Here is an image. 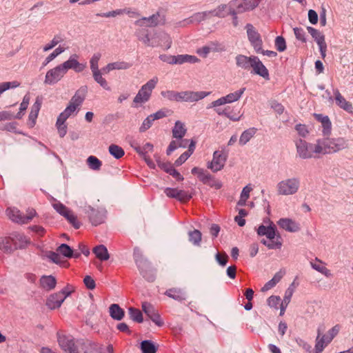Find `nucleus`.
I'll use <instances>...</instances> for the list:
<instances>
[{
	"label": "nucleus",
	"mask_w": 353,
	"mask_h": 353,
	"mask_svg": "<svg viewBox=\"0 0 353 353\" xmlns=\"http://www.w3.org/2000/svg\"><path fill=\"white\" fill-rule=\"evenodd\" d=\"M108 150L110 154L117 159L121 158L125 154L123 148L115 144L110 145Z\"/></svg>",
	"instance_id": "a18cd8bd"
},
{
	"label": "nucleus",
	"mask_w": 353,
	"mask_h": 353,
	"mask_svg": "<svg viewBox=\"0 0 353 353\" xmlns=\"http://www.w3.org/2000/svg\"><path fill=\"white\" fill-rule=\"evenodd\" d=\"M19 85L20 83L17 81H4L0 83V96L6 91L10 89L18 88Z\"/></svg>",
	"instance_id": "09e8293b"
},
{
	"label": "nucleus",
	"mask_w": 353,
	"mask_h": 353,
	"mask_svg": "<svg viewBox=\"0 0 353 353\" xmlns=\"http://www.w3.org/2000/svg\"><path fill=\"white\" fill-rule=\"evenodd\" d=\"M142 310L156 325L161 326L163 324L160 315L150 303L143 302L142 303Z\"/></svg>",
	"instance_id": "412c9836"
},
{
	"label": "nucleus",
	"mask_w": 353,
	"mask_h": 353,
	"mask_svg": "<svg viewBox=\"0 0 353 353\" xmlns=\"http://www.w3.org/2000/svg\"><path fill=\"white\" fill-rule=\"evenodd\" d=\"M191 198V194H190L188 192L183 190H179L176 199L181 202H185L190 200Z\"/></svg>",
	"instance_id": "69168bd1"
},
{
	"label": "nucleus",
	"mask_w": 353,
	"mask_h": 353,
	"mask_svg": "<svg viewBox=\"0 0 353 353\" xmlns=\"http://www.w3.org/2000/svg\"><path fill=\"white\" fill-rule=\"evenodd\" d=\"M333 94L334 95V99L336 104L341 109L345 111L352 113L353 112V105L352 104L347 101L340 93L338 89L333 90Z\"/></svg>",
	"instance_id": "4be33fe9"
},
{
	"label": "nucleus",
	"mask_w": 353,
	"mask_h": 353,
	"mask_svg": "<svg viewBox=\"0 0 353 353\" xmlns=\"http://www.w3.org/2000/svg\"><path fill=\"white\" fill-rule=\"evenodd\" d=\"M219 45L217 43H212L209 46H203L201 48H199L196 50V52L200 56L205 58L208 55L210 52H215L221 50V48H218Z\"/></svg>",
	"instance_id": "4c0bfd02"
},
{
	"label": "nucleus",
	"mask_w": 353,
	"mask_h": 353,
	"mask_svg": "<svg viewBox=\"0 0 353 353\" xmlns=\"http://www.w3.org/2000/svg\"><path fill=\"white\" fill-rule=\"evenodd\" d=\"M250 68H252L254 74L262 77L265 79H269L268 69L257 57L252 56Z\"/></svg>",
	"instance_id": "6ab92c4d"
},
{
	"label": "nucleus",
	"mask_w": 353,
	"mask_h": 353,
	"mask_svg": "<svg viewBox=\"0 0 353 353\" xmlns=\"http://www.w3.org/2000/svg\"><path fill=\"white\" fill-rule=\"evenodd\" d=\"M53 208L61 216H64L70 210L59 201L52 203Z\"/></svg>",
	"instance_id": "bf43d9fd"
},
{
	"label": "nucleus",
	"mask_w": 353,
	"mask_h": 353,
	"mask_svg": "<svg viewBox=\"0 0 353 353\" xmlns=\"http://www.w3.org/2000/svg\"><path fill=\"white\" fill-rule=\"evenodd\" d=\"M227 159L226 155L223 154V152L215 151L213 153V158L211 162L208 164V168L212 172H216L221 170L225 163Z\"/></svg>",
	"instance_id": "f3484780"
},
{
	"label": "nucleus",
	"mask_w": 353,
	"mask_h": 353,
	"mask_svg": "<svg viewBox=\"0 0 353 353\" xmlns=\"http://www.w3.org/2000/svg\"><path fill=\"white\" fill-rule=\"evenodd\" d=\"M124 13H127L128 14H132L133 15H139L137 13L134 12H131L130 10L127 9H117L108 12L99 13L97 15L102 17H115L118 15H121Z\"/></svg>",
	"instance_id": "ea45409f"
},
{
	"label": "nucleus",
	"mask_w": 353,
	"mask_h": 353,
	"mask_svg": "<svg viewBox=\"0 0 353 353\" xmlns=\"http://www.w3.org/2000/svg\"><path fill=\"white\" fill-rule=\"evenodd\" d=\"M311 267L316 270L317 272L323 274L327 277H330L332 276L330 270H328L325 265H323V262L318 259H315V261L310 262Z\"/></svg>",
	"instance_id": "473e14b6"
},
{
	"label": "nucleus",
	"mask_w": 353,
	"mask_h": 353,
	"mask_svg": "<svg viewBox=\"0 0 353 353\" xmlns=\"http://www.w3.org/2000/svg\"><path fill=\"white\" fill-rule=\"evenodd\" d=\"M155 121L154 118L151 115H149L146 119H144L143 121L140 128L139 131L141 132H143L148 130L152 125L153 121Z\"/></svg>",
	"instance_id": "052dcab7"
},
{
	"label": "nucleus",
	"mask_w": 353,
	"mask_h": 353,
	"mask_svg": "<svg viewBox=\"0 0 353 353\" xmlns=\"http://www.w3.org/2000/svg\"><path fill=\"white\" fill-rule=\"evenodd\" d=\"M300 186V179L296 176H292L284 179L278 182L276 185V189L278 195L291 196L299 192Z\"/></svg>",
	"instance_id": "7ed1b4c3"
},
{
	"label": "nucleus",
	"mask_w": 353,
	"mask_h": 353,
	"mask_svg": "<svg viewBox=\"0 0 353 353\" xmlns=\"http://www.w3.org/2000/svg\"><path fill=\"white\" fill-rule=\"evenodd\" d=\"M141 349L143 353H156L157 350L154 343L149 340H145L141 342Z\"/></svg>",
	"instance_id": "c03bdc74"
},
{
	"label": "nucleus",
	"mask_w": 353,
	"mask_h": 353,
	"mask_svg": "<svg viewBox=\"0 0 353 353\" xmlns=\"http://www.w3.org/2000/svg\"><path fill=\"white\" fill-rule=\"evenodd\" d=\"M76 229L80 228V223L77 221V216L72 213V212L70 210L64 216H63Z\"/></svg>",
	"instance_id": "13d9d810"
},
{
	"label": "nucleus",
	"mask_w": 353,
	"mask_h": 353,
	"mask_svg": "<svg viewBox=\"0 0 353 353\" xmlns=\"http://www.w3.org/2000/svg\"><path fill=\"white\" fill-rule=\"evenodd\" d=\"M63 301L64 296L62 294H59L57 292L51 294L48 297L46 305L50 309L54 310L59 307Z\"/></svg>",
	"instance_id": "393cba45"
},
{
	"label": "nucleus",
	"mask_w": 353,
	"mask_h": 353,
	"mask_svg": "<svg viewBox=\"0 0 353 353\" xmlns=\"http://www.w3.org/2000/svg\"><path fill=\"white\" fill-rule=\"evenodd\" d=\"M12 242L16 249H22L30 243V240L23 234L15 232L12 234Z\"/></svg>",
	"instance_id": "bb28decb"
},
{
	"label": "nucleus",
	"mask_w": 353,
	"mask_h": 353,
	"mask_svg": "<svg viewBox=\"0 0 353 353\" xmlns=\"http://www.w3.org/2000/svg\"><path fill=\"white\" fill-rule=\"evenodd\" d=\"M258 5V0H236L229 3V8L236 7V12L242 13L254 10Z\"/></svg>",
	"instance_id": "f8f14e48"
},
{
	"label": "nucleus",
	"mask_w": 353,
	"mask_h": 353,
	"mask_svg": "<svg viewBox=\"0 0 353 353\" xmlns=\"http://www.w3.org/2000/svg\"><path fill=\"white\" fill-rule=\"evenodd\" d=\"M228 8H229V4L228 5L222 4L219 6H218L214 10H209V12H211L210 17L212 16H216V17H225L226 16V14L224 13V11Z\"/></svg>",
	"instance_id": "864d4df0"
},
{
	"label": "nucleus",
	"mask_w": 353,
	"mask_h": 353,
	"mask_svg": "<svg viewBox=\"0 0 353 353\" xmlns=\"http://www.w3.org/2000/svg\"><path fill=\"white\" fill-rule=\"evenodd\" d=\"M78 55L74 54L70 58L60 64L65 71V74L70 69L74 70L77 72H82L86 68V63H81L77 60Z\"/></svg>",
	"instance_id": "dca6fc26"
},
{
	"label": "nucleus",
	"mask_w": 353,
	"mask_h": 353,
	"mask_svg": "<svg viewBox=\"0 0 353 353\" xmlns=\"http://www.w3.org/2000/svg\"><path fill=\"white\" fill-rule=\"evenodd\" d=\"M256 128H250L242 132L239 138V144L241 145H245L256 133Z\"/></svg>",
	"instance_id": "72a5a7b5"
},
{
	"label": "nucleus",
	"mask_w": 353,
	"mask_h": 353,
	"mask_svg": "<svg viewBox=\"0 0 353 353\" xmlns=\"http://www.w3.org/2000/svg\"><path fill=\"white\" fill-rule=\"evenodd\" d=\"M172 137L176 139H181L187 132L185 124L180 121H176L172 130Z\"/></svg>",
	"instance_id": "cd10ccee"
},
{
	"label": "nucleus",
	"mask_w": 353,
	"mask_h": 353,
	"mask_svg": "<svg viewBox=\"0 0 353 353\" xmlns=\"http://www.w3.org/2000/svg\"><path fill=\"white\" fill-rule=\"evenodd\" d=\"M307 30L319 46L322 58H325L326 56L327 44L325 41L324 35L320 31L312 27L309 26L307 28Z\"/></svg>",
	"instance_id": "4468645a"
},
{
	"label": "nucleus",
	"mask_w": 353,
	"mask_h": 353,
	"mask_svg": "<svg viewBox=\"0 0 353 353\" xmlns=\"http://www.w3.org/2000/svg\"><path fill=\"white\" fill-rule=\"evenodd\" d=\"M296 156L301 159H309L316 157L319 154L316 150L317 143H310L301 139L295 141Z\"/></svg>",
	"instance_id": "20e7f679"
},
{
	"label": "nucleus",
	"mask_w": 353,
	"mask_h": 353,
	"mask_svg": "<svg viewBox=\"0 0 353 353\" xmlns=\"http://www.w3.org/2000/svg\"><path fill=\"white\" fill-rule=\"evenodd\" d=\"M158 77H154L152 79L149 80L145 84L142 85L138 93L134 98V103H143L147 102L151 96L152 90L156 87L158 83Z\"/></svg>",
	"instance_id": "423d86ee"
},
{
	"label": "nucleus",
	"mask_w": 353,
	"mask_h": 353,
	"mask_svg": "<svg viewBox=\"0 0 353 353\" xmlns=\"http://www.w3.org/2000/svg\"><path fill=\"white\" fill-rule=\"evenodd\" d=\"M132 66V64L125 61H116L108 63L106 66L102 68L104 74H108L110 71L114 70H127Z\"/></svg>",
	"instance_id": "a878e982"
},
{
	"label": "nucleus",
	"mask_w": 353,
	"mask_h": 353,
	"mask_svg": "<svg viewBox=\"0 0 353 353\" xmlns=\"http://www.w3.org/2000/svg\"><path fill=\"white\" fill-rule=\"evenodd\" d=\"M268 305L271 307L278 308L281 303V299L279 296H271L268 299Z\"/></svg>",
	"instance_id": "774afa93"
},
{
	"label": "nucleus",
	"mask_w": 353,
	"mask_h": 353,
	"mask_svg": "<svg viewBox=\"0 0 353 353\" xmlns=\"http://www.w3.org/2000/svg\"><path fill=\"white\" fill-rule=\"evenodd\" d=\"M59 344L62 350L67 353H78V346L81 341L74 343L70 336H61L58 339Z\"/></svg>",
	"instance_id": "2eb2a0df"
},
{
	"label": "nucleus",
	"mask_w": 353,
	"mask_h": 353,
	"mask_svg": "<svg viewBox=\"0 0 353 353\" xmlns=\"http://www.w3.org/2000/svg\"><path fill=\"white\" fill-rule=\"evenodd\" d=\"M60 254L67 258H71L73 255V250L67 244L63 243L59 245L57 250Z\"/></svg>",
	"instance_id": "3c124183"
},
{
	"label": "nucleus",
	"mask_w": 353,
	"mask_h": 353,
	"mask_svg": "<svg viewBox=\"0 0 353 353\" xmlns=\"http://www.w3.org/2000/svg\"><path fill=\"white\" fill-rule=\"evenodd\" d=\"M65 74V71L59 64L46 72L44 83L46 85H54L59 82Z\"/></svg>",
	"instance_id": "ddd939ff"
},
{
	"label": "nucleus",
	"mask_w": 353,
	"mask_h": 353,
	"mask_svg": "<svg viewBox=\"0 0 353 353\" xmlns=\"http://www.w3.org/2000/svg\"><path fill=\"white\" fill-rule=\"evenodd\" d=\"M339 330V325H336L327 332V334L322 335L321 329H317V336L316 338L314 347V350H316L317 353H321L323 352L324 348L338 334Z\"/></svg>",
	"instance_id": "39448f33"
},
{
	"label": "nucleus",
	"mask_w": 353,
	"mask_h": 353,
	"mask_svg": "<svg viewBox=\"0 0 353 353\" xmlns=\"http://www.w3.org/2000/svg\"><path fill=\"white\" fill-rule=\"evenodd\" d=\"M295 130L298 132L299 135L302 137H306L309 134V130L305 125L303 124H297L295 126Z\"/></svg>",
	"instance_id": "338daca9"
},
{
	"label": "nucleus",
	"mask_w": 353,
	"mask_h": 353,
	"mask_svg": "<svg viewBox=\"0 0 353 353\" xmlns=\"http://www.w3.org/2000/svg\"><path fill=\"white\" fill-rule=\"evenodd\" d=\"M78 353H101V347L90 342H81L78 346Z\"/></svg>",
	"instance_id": "b1692460"
},
{
	"label": "nucleus",
	"mask_w": 353,
	"mask_h": 353,
	"mask_svg": "<svg viewBox=\"0 0 353 353\" xmlns=\"http://www.w3.org/2000/svg\"><path fill=\"white\" fill-rule=\"evenodd\" d=\"M316 143V150L319 154H326L335 152L332 139H318Z\"/></svg>",
	"instance_id": "aec40b11"
},
{
	"label": "nucleus",
	"mask_w": 353,
	"mask_h": 353,
	"mask_svg": "<svg viewBox=\"0 0 353 353\" xmlns=\"http://www.w3.org/2000/svg\"><path fill=\"white\" fill-rule=\"evenodd\" d=\"M93 252L101 261H107L110 258L108 250L103 245H99L94 248Z\"/></svg>",
	"instance_id": "e433bc0d"
},
{
	"label": "nucleus",
	"mask_w": 353,
	"mask_h": 353,
	"mask_svg": "<svg viewBox=\"0 0 353 353\" xmlns=\"http://www.w3.org/2000/svg\"><path fill=\"white\" fill-rule=\"evenodd\" d=\"M63 41V39L61 35H55L53 39L43 47V51L47 52L54 48L59 43Z\"/></svg>",
	"instance_id": "6e6d98bb"
},
{
	"label": "nucleus",
	"mask_w": 353,
	"mask_h": 353,
	"mask_svg": "<svg viewBox=\"0 0 353 353\" xmlns=\"http://www.w3.org/2000/svg\"><path fill=\"white\" fill-rule=\"evenodd\" d=\"M85 93V88L77 90L74 95L72 97L70 103L78 108L84 101Z\"/></svg>",
	"instance_id": "a19ab883"
},
{
	"label": "nucleus",
	"mask_w": 353,
	"mask_h": 353,
	"mask_svg": "<svg viewBox=\"0 0 353 353\" xmlns=\"http://www.w3.org/2000/svg\"><path fill=\"white\" fill-rule=\"evenodd\" d=\"M165 294L178 301H182L186 298L185 292L181 288L169 289L165 292Z\"/></svg>",
	"instance_id": "c756f323"
},
{
	"label": "nucleus",
	"mask_w": 353,
	"mask_h": 353,
	"mask_svg": "<svg viewBox=\"0 0 353 353\" xmlns=\"http://www.w3.org/2000/svg\"><path fill=\"white\" fill-rule=\"evenodd\" d=\"M41 106V101L39 99H37L36 101L32 105L31 111L29 114V121L30 122L31 126H34L36 123V119L38 117Z\"/></svg>",
	"instance_id": "7c9ffc66"
},
{
	"label": "nucleus",
	"mask_w": 353,
	"mask_h": 353,
	"mask_svg": "<svg viewBox=\"0 0 353 353\" xmlns=\"http://www.w3.org/2000/svg\"><path fill=\"white\" fill-rule=\"evenodd\" d=\"M210 13L208 11L198 12L192 16L178 23L179 27H186L190 24H199L210 18Z\"/></svg>",
	"instance_id": "9b49d317"
},
{
	"label": "nucleus",
	"mask_w": 353,
	"mask_h": 353,
	"mask_svg": "<svg viewBox=\"0 0 353 353\" xmlns=\"http://www.w3.org/2000/svg\"><path fill=\"white\" fill-rule=\"evenodd\" d=\"M101 57V53L96 52L94 53L92 58L90 60V70L92 72L99 71V61L100 60Z\"/></svg>",
	"instance_id": "5fc2aeb1"
},
{
	"label": "nucleus",
	"mask_w": 353,
	"mask_h": 353,
	"mask_svg": "<svg viewBox=\"0 0 353 353\" xmlns=\"http://www.w3.org/2000/svg\"><path fill=\"white\" fill-rule=\"evenodd\" d=\"M106 211L103 209H94L91 206L88 207L86 213L88 214L89 219L92 224L97 226L104 222Z\"/></svg>",
	"instance_id": "a211bd4d"
},
{
	"label": "nucleus",
	"mask_w": 353,
	"mask_h": 353,
	"mask_svg": "<svg viewBox=\"0 0 353 353\" xmlns=\"http://www.w3.org/2000/svg\"><path fill=\"white\" fill-rule=\"evenodd\" d=\"M21 117L20 112H19L16 116H13V114L9 111H1L0 112V121L5 120H10L12 118L20 119Z\"/></svg>",
	"instance_id": "0e129e2a"
},
{
	"label": "nucleus",
	"mask_w": 353,
	"mask_h": 353,
	"mask_svg": "<svg viewBox=\"0 0 353 353\" xmlns=\"http://www.w3.org/2000/svg\"><path fill=\"white\" fill-rule=\"evenodd\" d=\"M102 74H104L102 71V69L101 70L94 72H92V76L96 82H97L103 88H104L106 90H110V88L108 85V82L106 80L102 77Z\"/></svg>",
	"instance_id": "37998d69"
},
{
	"label": "nucleus",
	"mask_w": 353,
	"mask_h": 353,
	"mask_svg": "<svg viewBox=\"0 0 353 353\" xmlns=\"http://www.w3.org/2000/svg\"><path fill=\"white\" fill-rule=\"evenodd\" d=\"M210 94V92L183 91L176 92V102H195L203 99Z\"/></svg>",
	"instance_id": "0eeeda50"
},
{
	"label": "nucleus",
	"mask_w": 353,
	"mask_h": 353,
	"mask_svg": "<svg viewBox=\"0 0 353 353\" xmlns=\"http://www.w3.org/2000/svg\"><path fill=\"white\" fill-rule=\"evenodd\" d=\"M139 40L142 41L145 46L155 48L163 46L166 50L171 47L172 40L168 33L164 31H154L152 34L148 32H137Z\"/></svg>",
	"instance_id": "f257e3e1"
},
{
	"label": "nucleus",
	"mask_w": 353,
	"mask_h": 353,
	"mask_svg": "<svg viewBox=\"0 0 353 353\" xmlns=\"http://www.w3.org/2000/svg\"><path fill=\"white\" fill-rule=\"evenodd\" d=\"M192 173L196 175L203 183H205L210 179V174L203 168L194 167L192 169Z\"/></svg>",
	"instance_id": "79ce46f5"
},
{
	"label": "nucleus",
	"mask_w": 353,
	"mask_h": 353,
	"mask_svg": "<svg viewBox=\"0 0 353 353\" xmlns=\"http://www.w3.org/2000/svg\"><path fill=\"white\" fill-rule=\"evenodd\" d=\"M294 33L296 39L305 43L306 42V34L304 30L301 28H294Z\"/></svg>",
	"instance_id": "e2e57ef3"
},
{
	"label": "nucleus",
	"mask_w": 353,
	"mask_h": 353,
	"mask_svg": "<svg viewBox=\"0 0 353 353\" xmlns=\"http://www.w3.org/2000/svg\"><path fill=\"white\" fill-rule=\"evenodd\" d=\"M189 241L194 245H199L201 241V233L198 230L189 232Z\"/></svg>",
	"instance_id": "603ef678"
},
{
	"label": "nucleus",
	"mask_w": 353,
	"mask_h": 353,
	"mask_svg": "<svg viewBox=\"0 0 353 353\" xmlns=\"http://www.w3.org/2000/svg\"><path fill=\"white\" fill-rule=\"evenodd\" d=\"M245 28L251 46L256 53H259L261 51V47H263V41L260 34L251 23H248Z\"/></svg>",
	"instance_id": "6e6552de"
},
{
	"label": "nucleus",
	"mask_w": 353,
	"mask_h": 353,
	"mask_svg": "<svg viewBox=\"0 0 353 353\" xmlns=\"http://www.w3.org/2000/svg\"><path fill=\"white\" fill-rule=\"evenodd\" d=\"M275 46L278 51L283 52L286 49V43L283 37L278 36L275 39Z\"/></svg>",
	"instance_id": "680f3d73"
},
{
	"label": "nucleus",
	"mask_w": 353,
	"mask_h": 353,
	"mask_svg": "<svg viewBox=\"0 0 353 353\" xmlns=\"http://www.w3.org/2000/svg\"><path fill=\"white\" fill-rule=\"evenodd\" d=\"M245 90V88H242L240 90L235 91L234 92H232L225 97H222L217 100L212 101L208 107V108H216L226 103H231L237 101L241 99Z\"/></svg>",
	"instance_id": "9d476101"
},
{
	"label": "nucleus",
	"mask_w": 353,
	"mask_h": 353,
	"mask_svg": "<svg viewBox=\"0 0 353 353\" xmlns=\"http://www.w3.org/2000/svg\"><path fill=\"white\" fill-rule=\"evenodd\" d=\"M89 168L93 170H99L102 165L101 161L94 156H90L87 159Z\"/></svg>",
	"instance_id": "8fccbe9b"
},
{
	"label": "nucleus",
	"mask_w": 353,
	"mask_h": 353,
	"mask_svg": "<svg viewBox=\"0 0 353 353\" xmlns=\"http://www.w3.org/2000/svg\"><path fill=\"white\" fill-rule=\"evenodd\" d=\"M6 212L8 217L12 221L18 223H24V221L23 220V214L17 208H8Z\"/></svg>",
	"instance_id": "f704fd0d"
},
{
	"label": "nucleus",
	"mask_w": 353,
	"mask_h": 353,
	"mask_svg": "<svg viewBox=\"0 0 353 353\" xmlns=\"http://www.w3.org/2000/svg\"><path fill=\"white\" fill-rule=\"evenodd\" d=\"M335 152L347 148V141L343 138L332 139Z\"/></svg>",
	"instance_id": "4d7b16f0"
},
{
	"label": "nucleus",
	"mask_w": 353,
	"mask_h": 353,
	"mask_svg": "<svg viewBox=\"0 0 353 353\" xmlns=\"http://www.w3.org/2000/svg\"><path fill=\"white\" fill-rule=\"evenodd\" d=\"M277 223L282 229L290 232H296L300 230L299 224L288 218L280 219Z\"/></svg>",
	"instance_id": "5701e85b"
},
{
	"label": "nucleus",
	"mask_w": 353,
	"mask_h": 353,
	"mask_svg": "<svg viewBox=\"0 0 353 353\" xmlns=\"http://www.w3.org/2000/svg\"><path fill=\"white\" fill-rule=\"evenodd\" d=\"M175 64H183L185 63H194L199 61V59L193 55H189V54H179L175 56Z\"/></svg>",
	"instance_id": "c9c22d12"
},
{
	"label": "nucleus",
	"mask_w": 353,
	"mask_h": 353,
	"mask_svg": "<svg viewBox=\"0 0 353 353\" xmlns=\"http://www.w3.org/2000/svg\"><path fill=\"white\" fill-rule=\"evenodd\" d=\"M257 234L259 236H265L270 240V241H268L265 239L261 241V243L268 247V249L274 250L281 248V236L279 234H276V226L272 221H270V224L268 226L260 225L257 229Z\"/></svg>",
	"instance_id": "f03ea898"
},
{
	"label": "nucleus",
	"mask_w": 353,
	"mask_h": 353,
	"mask_svg": "<svg viewBox=\"0 0 353 353\" xmlns=\"http://www.w3.org/2000/svg\"><path fill=\"white\" fill-rule=\"evenodd\" d=\"M57 281L54 276L52 275L42 276L40 279V285L46 290H51L56 286Z\"/></svg>",
	"instance_id": "c85d7f7f"
},
{
	"label": "nucleus",
	"mask_w": 353,
	"mask_h": 353,
	"mask_svg": "<svg viewBox=\"0 0 353 353\" xmlns=\"http://www.w3.org/2000/svg\"><path fill=\"white\" fill-rule=\"evenodd\" d=\"M128 313L130 318L135 322L142 323L143 321L141 312L134 307H129Z\"/></svg>",
	"instance_id": "49530a36"
},
{
	"label": "nucleus",
	"mask_w": 353,
	"mask_h": 353,
	"mask_svg": "<svg viewBox=\"0 0 353 353\" xmlns=\"http://www.w3.org/2000/svg\"><path fill=\"white\" fill-rule=\"evenodd\" d=\"M165 22V16L157 12L148 17H142L135 21V24L140 27H155L163 25Z\"/></svg>",
	"instance_id": "1a4fd4ad"
},
{
	"label": "nucleus",
	"mask_w": 353,
	"mask_h": 353,
	"mask_svg": "<svg viewBox=\"0 0 353 353\" xmlns=\"http://www.w3.org/2000/svg\"><path fill=\"white\" fill-rule=\"evenodd\" d=\"M12 236L11 237H1L0 238V250L5 252H11L12 248L11 245Z\"/></svg>",
	"instance_id": "de8ad7c7"
},
{
	"label": "nucleus",
	"mask_w": 353,
	"mask_h": 353,
	"mask_svg": "<svg viewBox=\"0 0 353 353\" xmlns=\"http://www.w3.org/2000/svg\"><path fill=\"white\" fill-rule=\"evenodd\" d=\"M110 315L112 319L120 321L124 316V311L118 304H112L110 306Z\"/></svg>",
	"instance_id": "58836bf2"
},
{
	"label": "nucleus",
	"mask_w": 353,
	"mask_h": 353,
	"mask_svg": "<svg viewBox=\"0 0 353 353\" xmlns=\"http://www.w3.org/2000/svg\"><path fill=\"white\" fill-rule=\"evenodd\" d=\"M252 56L247 57L243 54H239L236 57V64L238 67L244 69H250V65L252 63Z\"/></svg>",
	"instance_id": "2f4dec72"
}]
</instances>
